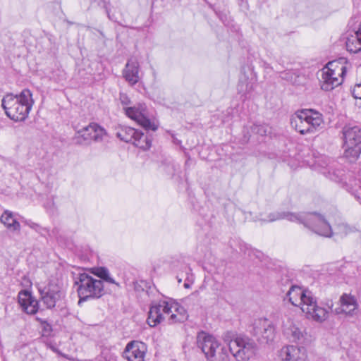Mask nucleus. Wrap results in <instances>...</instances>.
Listing matches in <instances>:
<instances>
[{"label": "nucleus", "instance_id": "a878e982", "mask_svg": "<svg viewBox=\"0 0 361 361\" xmlns=\"http://www.w3.org/2000/svg\"><path fill=\"white\" fill-rule=\"evenodd\" d=\"M94 274L100 279V280H103L109 283L116 284L117 286H119L118 283H116L115 280L110 276L109 271L106 268L99 267L97 269Z\"/></svg>", "mask_w": 361, "mask_h": 361}, {"label": "nucleus", "instance_id": "7ed1b4c3", "mask_svg": "<svg viewBox=\"0 0 361 361\" xmlns=\"http://www.w3.org/2000/svg\"><path fill=\"white\" fill-rule=\"evenodd\" d=\"M34 102L31 91L24 89L19 94L8 93L4 95L1 106L10 119L19 122L28 117Z\"/></svg>", "mask_w": 361, "mask_h": 361}, {"label": "nucleus", "instance_id": "aec40b11", "mask_svg": "<svg viewBox=\"0 0 361 361\" xmlns=\"http://www.w3.org/2000/svg\"><path fill=\"white\" fill-rule=\"evenodd\" d=\"M339 301L342 307L341 312H343L347 316L350 317L357 314L358 304L355 296L343 293L341 296Z\"/></svg>", "mask_w": 361, "mask_h": 361}, {"label": "nucleus", "instance_id": "4468645a", "mask_svg": "<svg viewBox=\"0 0 361 361\" xmlns=\"http://www.w3.org/2000/svg\"><path fill=\"white\" fill-rule=\"evenodd\" d=\"M281 361H305L307 355L304 348L288 345L282 347L278 353Z\"/></svg>", "mask_w": 361, "mask_h": 361}, {"label": "nucleus", "instance_id": "a211bd4d", "mask_svg": "<svg viewBox=\"0 0 361 361\" xmlns=\"http://www.w3.org/2000/svg\"><path fill=\"white\" fill-rule=\"evenodd\" d=\"M302 109L297 111L290 118V125L293 128L301 135L312 134V128L314 126H309L306 122V118Z\"/></svg>", "mask_w": 361, "mask_h": 361}, {"label": "nucleus", "instance_id": "4be33fe9", "mask_svg": "<svg viewBox=\"0 0 361 361\" xmlns=\"http://www.w3.org/2000/svg\"><path fill=\"white\" fill-rule=\"evenodd\" d=\"M345 44L347 50L351 53L361 51V23L358 30L347 37Z\"/></svg>", "mask_w": 361, "mask_h": 361}, {"label": "nucleus", "instance_id": "20e7f679", "mask_svg": "<svg viewBox=\"0 0 361 361\" xmlns=\"http://www.w3.org/2000/svg\"><path fill=\"white\" fill-rule=\"evenodd\" d=\"M166 315L169 324L182 322L187 317L183 307L179 308L177 304L164 300L150 307L147 322L150 326L154 327L164 321Z\"/></svg>", "mask_w": 361, "mask_h": 361}, {"label": "nucleus", "instance_id": "f704fd0d", "mask_svg": "<svg viewBox=\"0 0 361 361\" xmlns=\"http://www.w3.org/2000/svg\"><path fill=\"white\" fill-rule=\"evenodd\" d=\"M184 287L185 288H189L190 287V283L189 282L185 281L184 283Z\"/></svg>", "mask_w": 361, "mask_h": 361}, {"label": "nucleus", "instance_id": "cd10ccee", "mask_svg": "<svg viewBox=\"0 0 361 361\" xmlns=\"http://www.w3.org/2000/svg\"><path fill=\"white\" fill-rule=\"evenodd\" d=\"M251 131L255 134L264 136L268 133V126L265 124H254L251 127Z\"/></svg>", "mask_w": 361, "mask_h": 361}, {"label": "nucleus", "instance_id": "2f4dec72", "mask_svg": "<svg viewBox=\"0 0 361 361\" xmlns=\"http://www.w3.org/2000/svg\"><path fill=\"white\" fill-rule=\"evenodd\" d=\"M352 94L355 99H361V83L356 84L353 90Z\"/></svg>", "mask_w": 361, "mask_h": 361}, {"label": "nucleus", "instance_id": "5701e85b", "mask_svg": "<svg viewBox=\"0 0 361 361\" xmlns=\"http://www.w3.org/2000/svg\"><path fill=\"white\" fill-rule=\"evenodd\" d=\"M324 219V221L328 224V225L330 226L331 228V235L329 236H326V235H323L324 237H326V238H331L334 235H340L341 237H344V236H346L347 235L351 233H353L356 231L355 228V227H352V226H350L349 225L345 224V223H341V224H338L336 227H335V231L334 232L332 231V228L331 226V225L329 224V223L328 222V221L324 217V216H322V214H319Z\"/></svg>", "mask_w": 361, "mask_h": 361}, {"label": "nucleus", "instance_id": "2eb2a0df", "mask_svg": "<svg viewBox=\"0 0 361 361\" xmlns=\"http://www.w3.org/2000/svg\"><path fill=\"white\" fill-rule=\"evenodd\" d=\"M147 351L146 345L141 341L128 343L123 352V357L128 361H144Z\"/></svg>", "mask_w": 361, "mask_h": 361}, {"label": "nucleus", "instance_id": "1a4fd4ad", "mask_svg": "<svg viewBox=\"0 0 361 361\" xmlns=\"http://www.w3.org/2000/svg\"><path fill=\"white\" fill-rule=\"evenodd\" d=\"M116 135L121 140L130 142L137 147L147 150L150 148L152 141L143 133L128 126H120L116 129Z\"/></svg>", "mask_w": 361, "mask_h": 361}, {"label": "nucleus", "instance_id": "c85d7f7f", "mask_svg": "<svg viewBox=\"0 0 361 361\" xmlns=\"http://www.w3.org/2000/svg\"><path fill=\"white\" fill-rule=\"evenodd\" d=\"M25 224L27 226H28L30 228L35 230L36 232L39 233L42 235H44L45 233L48 231L47 228L42 227L39 224L34 223L30 220H25Z\"/></svg>", "mask_w": 361, "mask_h": 361}, {"label": "nucleus", "instance_id": "bb28decb", "mask_svg": "<svg viewBox=\"0 0 361 361\" xmlns=\"http://www.w3.org/2000/svg\"><path fill=\"white\" fill-rule=\"evenodd\" d=\"M324 173L334 181L340 182L342 180L343 172L340 170H334L333 166H329L328 171H324Z\"/></svg>", "mask_w": 361, "mask_h": 361}, {"label": "nucleus", "instance_id": "9b49d317", "mask_svg": "<svg viewBox=\"0 0 361 361\" xmlns=\"http://www.w3.org/2000/svg\"><path fill=\"white\" fill-rule=\"evenodd\" d=\"M252 334L261 343H269L274 338V327L267 319H259L255 321Z\"/></svg>", "mask_w": 361, "mask_h": 361}, {"label": "nucleus", "instance_id": "f03ea898", "mask_svg": "<svg viewBox=\"0 0 361 361\" xmlns=\"http://www.w3.org/2000/svg\"><path fill=\"white\" fill-rule=\"evenodd\" d=\"M287 219L289 221L303 224L319 235L329 236L331 234L330 226L324 219L317 212L293 213L285 211H277L270 213L267 219H261L266 222H273L278 220Z\"/></svg>", "mask_w": 361, "mask_h": 361}, {"label": "nucleus", "instance_id": "6ab92c4d", "mask_svg": "<svg viewBox=\"0 0 361 361\" xmlns=\"http://www.w3.org/2000/svg\"><path fill=\"white\" fill-rule=\"evenodd\" d=\"M18 303L22 310L28 314H34L38 310V302L27 290H22L18 293Z\"/></svg>", "mask_w": 361, "mask_h": 361}, {"label": "nucleus", "instance_id": "c756f323", "mask_svg": "<svg viewBox=\"0 0 361 361\" xmlns=\"http://www.w3.org/2000/svg\"><path fill=\"white\" fill-rule=\"evenodd\" d=\"M280 77L283 80H287L290 82H294L295 75L291 71H286L280 73Z\"/></svg>", "mask_w": 361, "mask_h": 361}, {"label": "nucleus", "instance_id": "f257e3e1", "mask_svg": "<svg viewBox=\"0 0 361 361\" xmlns=\"http://www.w3.org/2000/svg\"><path fill=\"white\" fill-rule=\"evenodd\" d=\"M197 345L207 361H229L228 351L237 361H248L256 350L255 342L247 337L236 336L228 346H222L214 336L204 331L198 333Z\"/></svg>", "mask_w": 361, "mask_h": 361}, {"label": "nucleus", "instance_id": "dca6fc26", "mask_svg": "<svg viewBox=\"0 0 361 361\" xmlns=\"http://www.w3.org/2000/svg\"><path fill=\"white\" fill-rule=\"evenodd\" d=\"M301 310L307 314L308 318H311L318 322L325 321L329 315V312L326 309L317 305L316 300L313 296L312 300L308 302L307 306L301 307Z\"/></svg>", "mask_w": 361, "mask_h": 361}, {"label": "nucleus", "instance_id": "0eeeda50", "mask_svg": "<svg viewBox=\"0 0 361 361\" xmlns=\"http://www.w3.org/2000/svg\"><path fill=\"white\" fill-rule=\"evenodd\" d=\"M119 99L128 117L136 121L147 130L156 131L157 130L158 126L149 118L147 106L145 104H138L136 106L128 107L127 106L130 104L128 95L121 93Z\"/></svg>", "mask_w": 361, "mask_h": 361}, {"label": "nucleus", "instance_id": "393cba45", "mask_svg": "<svg viewBox=\"0 0 361 361\" xmlns=\"http://www.w3.org/2000/svg\"><path fill=\"white\" fill-rule=\"evenodd\" d=\"M1 222L4 224L8 229L11 231H18L20 229L19 222L14 219L13 213L10 211L6 210L0 218Z\"/></svg>", "mask_w": 361, "mask_h": 361}, {"label": "nucleus", "instance_id": "423d86ee", "mask_svg": "<svg viewBox=\"0 0 361 361\" xmlns=\"http://www.w3.org/2000/svg\"><path fill=\"white\" fill-rule=\"evenodd\" d=\"M342 133L343 157L350 162H354L361 154V128L357 126L345 125Z\"/></svg>", "mask_w": 361, "mask_h": 361}, {"label": "nucleus", "instance_id": "e433bc0d", "mask_svg": "<svg viewBox=\"0 0 361 361\" xmlns=\"http://www.w3.org/2000/svg\"><path fill=\"white\" fill-rule=\"evenodd\" d=\"M347 190H348V191H349V192H353L352 191H350V190H349V188H347Z\"/></svg>", "mask_w": 361, "mask_h": 361}, {"label": "nucleus", "instance_id": "412c9836", "mask_svg": "<svg viewBox=\"0 0 361 361\" xmlns=\"http://www.w3.org/2000/svg\"><path fill=\"white\" fill-rule=\"evenodd\" d=\"M302 111L304 114L307 116L306 118L307 123L309 126H312V123H314V126L312 128V133H316L321 128L322 125L324 123L322 114L312 109H302Z\"/></svg>", "mask_w": 361, "mask_h": 361}, {"label": "nucleus", "instance_id": "72a5a7b5", "mask_svg": "<svg viewBox=\"0 0 361 361\" xmlns=\"http://www.w3.org/2000/svg\"><path fill=\"white\" fill-rule=\"evenodd\" d=\"M104 7L105 11H106V14H107V16H108V18H109L110 20H113L114 19H113V18H111V16H110L109 10V8H108V7H107V5H106V4H105Z\"/></svg>", "mask_w": 361, "mask_h": 361}, {"label": "nucleus", "instance_id": "9d476101", "mask_svg": "<svg viewBox=\"0 0 361 361\" xmlns=\"http://www.w3.org/2000/svg\"><path fill=\"white\" fill-rule=\"evenodd\" d=\"M106 136L104 128L97 123H91L76 132L73 141L78 145H89L92 141L102 142Z\"/></svg>", "mask_w": 361, "mask_h": 361}, {"label": "nucleus", "instance_id": "b1692460", "mask_svg": "<svg viewBox=\"0 0 361 361\" xmlns=\"http://www.w3.org/2000/svg\"><path fill=\"white\" fill-rule=\"evenodd\" d=\"M283 333L285 336L292 342L301 341L304 338V330L291 324L288 327H284Z\"/></svg>", "mask_w": 361, "mask_h": 361}, {"label": "nucleus", "instance_id": "c9c22d12", "mask_svg": "<svg viewBox=\"0 0 361 361\" xmlns=\"http://www.w3.org/2000/svg\"><path fill=\"white\" fill-rule=\"evenodd\" d=\"M355 197L357 199H360V197L359 196H357V195L355 194Z\"/></svg>", "mask_w": 361, "mask_h": 361}, {"label": "nucleus", "instance_id": "ddd939ff", "mask_svg": "<svg viewBox=\"0 0 361 361\" xmlns=\"http://www.w3.org/2000/svg\"><path fill=\"white\" fill-rule=\"evenodd\" d=\"M312 293L308 290H304L298 286L291 285L286 293L288 301L294 306L302 307L307 306L312 300Z\"/></svg>", "mask_w": 361, "mask_h": 361}, {"label": "nucleus", "instance_id": "4c0bfd02", "mask_svg": "<svg viewBox=\"0 0 361 361\" xmlns=\"http://www.w3.org/2000/svg\"><path fill=\"white\" fill-rule=\"evenodd\" d=\"M181 282V279H178V283H180Z\"/></svg>", "mask_w": 361, "mask_h": 361}, {"label": "nucleus", "instance_id": "f3484780", "mask_svg": "<svg viewBox=\"0 0 361 361\" xmlns=\"http://www.w3.org/2000/svg\"><path fill=\"white\" fill-rule=\"evenodd\" d=\"M139 73L140 64L137 60L133 59L128 60L122 71L123 78L130 86H133L139 82Z\"/></svg>", "mask_w": 361, "mask_h": 361}, {"label": "nucleus", "instance_id": "473e14b6", "mask_svg": "<svg viewBox=\"0 0 361 361\" xmlns=\"http://www.w3.org/2000/svg\"><path fill=\"white\" fill-rule=\"evenodd\" d=\"M42 328L44 333L47 335L50 334L52 331L51 326L45 321L42 322Z\"/></svg>", "mask_w": 361, "mask_h": 361}, {"label": "nucleus", "instance_id": "7c9ffc66", "mask_svg": "<svg viewBox=\"0 0 361 361\" xmlns=\"http://www.w3.org/2000/svg\"><path fill=\"white\" fill-rule=\"evenodd\" d=\"M245 82L246 83L245 84V89L243 88V86H244V82H240V83L238 85V90L239 91V92L240 93H243V94H247V93H249L250 92L252 89H253V87H252V84L247 82V81H245Z\"/></svg>", "mask_w": 361, "mask_h": 361}, {"label": "nucleus", "instance_id": "39448f33", "mask_svg": "<svg viewBox=\"0 0 361 361\" xmlns=\"http://www.w3.org/2000/svg\"><path fill=\"white\" fill-rule=\"evenodd\" d=\"M75 285L78 286V305L90 299H98L105 293L103 281L86 273L78 275L75 281Z\"/></svg>", "mask_w": 361, "mask_h": 361}, {"label": "nucleus", "instance_id": "6e6552de", "mask_svg": "<svg viewBox=\"0 0 361 361\" xmlns=\"http://www.w3.org/2000/svg\"><path fill=\"white\" fill-rule=\"evenodd\" d=\"M345 71L346 68L343 65L338 66L336 61L329 62L322 71L321 88L324 91H331L340 85Z\"/></svg>", "mask_w": 361, "mask_h": 361}, {"label": "nucleus", "instance_id": "f8f14e48", "mask_svg": "<svg viewBox=\"0 0 361 361\" xmlns=\"http://www.w3.org/2000/svg\"><path fill=\"white\" fill-rule=\"evenodd\" d=\"M41 300L48 309L54 307L65 297V293L58 286L49 285L39 290Z\"/></svg>", "mask_w": 361, "mask_h": 361}]
</instances>
